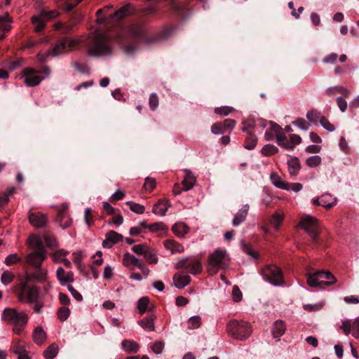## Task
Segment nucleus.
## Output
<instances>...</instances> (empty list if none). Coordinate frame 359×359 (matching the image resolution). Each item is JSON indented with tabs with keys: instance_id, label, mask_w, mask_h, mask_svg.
Listing matches in <instances>:
<instances>
[{
	"instance_id": "f257e3e1",
	"label": "nucleus",
	"mask_w": 359,
	"mask_h": 359,
	"mask_svg": "<svg viewBox=\"0 0 359 359\" xmlns=\"http://www.w3.org/2000/svg\"><path fill=\"white\" fill-rule=\"evenodd\" d=\"M1 320L13 325V332L20 335L24 331L27 322L28 316L25 311H18L14 308H6L4 309Z\"/></svg>"
},
{
	"instance_id": "f03ea898",
	"label": "nucleus",
	"mask_w": 359,
	"mask_h": 359,
	"mask_svg": "<svg viewBox=\"0 0 359 359\" xmlns=\"http://www.w3.org/2000/svg\"><path fill=\"white\" fill-rule=\"evenodd\" d=\"M226 332L233 339L243 341L250 336L252 329L248 322L231 320L226 325Z\"/></svg>"
},
{
	"instance_id": "7ed1b4c3",
	"label": "nucleus",
	"mask_w": 359,
	"mask_h": 359,
	"mask_svg": "<svg viewBox=\"0 0 359 359\" xmlns=\"http://www.w3.org/2000/svg\"><path fill=\"white\" fill-rule=\"evenodd\" d=\"M175 269L181 270L187 274L198 275L203 271L201 259L196 256L186 257L180 259L175 264Z\"/></svg>"
},
{
	"instance_id": "20e7f679",
	"label": "nucleus",
	"mask_w": 359,
	"mask_h": 359,
	"mask_svg": "<svg viewBox=\"0 0 359 359\" xmlns=\"http://www.w3.org/2000/svg\"><path fill=\"white\" fill-rule=\"evenodd\" d=\"M111 53L107 37L100 34L93 39L92 45L88 49V54L92 57H102L109 55Z\"/></svg>"
},
{
	"instance_id": "39448f33",
	"label": "nucleus",
	"mask_w": 359,
	"mask_h": 359,
	"mask_svg": "<svg viewBox=\"0 0 359 359\" xmlns=\"http://www.w3.org/2000/svg\"><path fill=\"white\" fill-rule=\"evenodd\" d=\"M261 274L265 280L273 285L280 286L284 283L283 272L276 265H266L262 269Z\"/></svg>"
},
{
	"instance_id": "423d86ee",
	"label": "nucleus",
	"mask_w": 359,
	"mask_h": 359,
	"mask_svg": "<svg viewBox=\"0 0 359 359\" xmlns=\"http://www.w3.org/2000/svg\"><path fill=\"white\" fill-rule=\"evenodd\" d=\"M298 226L310 236L313 243H318L319 226L317 218L307 215L300 220Z\"/></svg>"
},
{
	"instance_id": "0eeeda50",
	"label": "nucleus",
	"mask_w": 359,
	"mask_h": 359,
	"mask_svg": "<svg viewBox=\"0 0 359 359\" xmlns=\"http://www.w3.org/2000/svg\"><path fill=\"white\" fill-rule=\"evenodd\" d=\"M77 41L68 36L58 40L51 50L53 55L56 56L71 50L76 44Z\"/></svg>"
},
{
	"instance_id": "6e6552de",
	"label": "nucleus",
	"mask_w": 359,
	"mask_h": 359,
	"mask_svg": "<svg viewBox=\"0 0 359 359\" xmlns=\"http://www.w3.org/2000/svg\"><path fill=\"white\" fill-rule=\"evenodd\" d=\"M228 255L226 250L217 249L208 257V264L212 268H225L228 266Z\"/></svg>"
},
{
	"instance_id": "1a4fd4ad",
	"label": "nucleus",
	"mask_w": 359,
	"mask_h": 359,
	"mask_svg": "<svg viewBox=\"0 0 359 359\" xmlns=\"http://www.w3.org/2000/svg\"><path fill=\"white\" fill-rule=\"evenodd\" d=\"M38 72V70L32 67L25 69L22 73V76H25V84L29 87L38 86L45 78L44 76L35 75Z\"/></svg>"
},
{
	"instance_id": "9d476101",
	"label": "nucleus",
	"mask_w": 359,
	"mask_h": 359,
	"mask_svg": "<svg viewBox=\"0 0 359 359\" xmlns=\"http://www.w3.org/2000/svg\"><path fill=\"white\" fill-rule=\"evenodd\" d=\"M67 210V204L63 203L55 219V221L59 223L60 226L63 229L68 228L72 224V218H70Z\"/></svg>"
},
{
	"instance_id": "9b49d317",
	"label": "nucleus",
	"mask_w": 359,
	"mask_h": 359,
	"mask_svg": "<svg viewBox=\"0 0 359 359\" xmlns=\"http://www.w3.org/2000/svg\"><path fill=\"white\" fill-rule=\"evenodd\" d=\"M269 124L271 126L270 130L275 133L277 144L282 148L285 149L287 140L283 128L273 121H270Z\"/></svg>"
},
{
	"instance_id": "f8f14e48",
	"label": "nucleus",
	"mask_w": 359,
	"mask_h": 359,
	"mask_svg": "<svg viewBox=\"0 0 359 359\" xmlns=\"http://www.w3.org/2000/svg\"><path fill=\"white\" fill-rule=\"evenodd\" d=\"M46 251H35L27 255L26 262L35 268H39L46 259Z\"/></svg>"
},
{
	"instance_id": "ddd939ff",
	"label": "nucleus",
	"mask_w": 359,
	"mask_h": 359,
	"mask_svg": "<svg viewBox=\"0 0 359 359\" xmlns=\"http://www.w3.org/2000/svg\"><path fill=\"white\" fill-rule=\"evenodd\" d=\"M123 237L121 234L111 230L108 231L105 235V239L102 241V247L104 248H111L115 244L123 240Z\"/></svg>"
},
{
	"instance_id": "4468645a",
	"label": "nucleus",
	"mask_w": 359,
	"mask_h": 359,
	"mask_svg": "<svg viewBox=\"0 0 359 359\" xmlns=\"http://www.w3.org/2000/svg\"><path fill=\"white\" fill-rule=\"evenodd\" d=\"M47 216L46 215L41 212H32L29 215V223L36 228H43L47 224Z\"/></svg>"
},
{
	"instance_id": "2eb2a0df",
	"label": "nucleus",
	"mask_w": 359,
	"mask_h": 359,
	"mask_svg": "<svg viewBox=\"0 0 359 359\" xmlns=\"http://www.w3.org/2000/svg\"><path fill=\"white\" fill-rule=\"evenodd\" d=\"M172 280L174 285L177 288L183 289L191 283V278L189 274L183 273L182 271L174 274Z\"/></svg>"
},
{
	"instance_id": "dca6fc26",
	"label": "nucleus",
	"mask_w": 359,
	"mask_h": 359,
	"mask_svg": "<svg viewBox=\"0 0 359 359\" xmlns=\"http://www.w3.org/2000/svg\"><path fill=\"white\" fill-rule=\"evenodd\" d=\"M31 280L29 275L27 274L25 278L20 280L17 288V297L20 302H22L25 300V292L28 290V283Z\"/></svg>"
},
{
	"instance_id": "f3484780",
	"label": "nucleus",
	"mask_w": 359,
	"mask_h": 359,
	"mask_svg": "<svg viewBox=\"0 0 359 359\" xmlns=\"http://www.w3.org/2000/svg\"><path fill=\"white\" fill-rule=\"evenodd\" d=\"M56 276L62 285L74 282V273L72 271L66 273L63 268L59 267L56 271Z\"/></svg>"
},
{
	"instance_id": "a211bd4d",
	"label": "nucleus",
	"mask_w": 359,
	"mask_h": 359,
	"mask_svg": "<svg viewBox=\"0 0 359 359\" xmlns=\"http://www.w3.org/2000/svg\"><path fill=\"white\" fill-rule=\"evenodd\" d=\"M319 277L322 283V289L325 286H330L337 283L336 277L330 271H318Z\"/></svg>"
},
{
	"instance_id": "6ab92c4d",
	"label": "nucleus",
	"mask_w": 359,
	"mask_h": 359,
	"mask_svg": "<svg viewBox=\"0 0 359 359\" xmlns=\"http://www.w3.org/2000/svg\"><path fill=\"white\" fill-rule=\"evenodd\" d=\"M170 207V203L168 199H161L153 206L152 212L155 215L164 216Z\"/></svg>"
},
{
	"instance_id": "aec40b11",
	"label": "nucleus",
	"mask_w": 359,
	"mask_h": 359,
	"mask_svg": "<svg viewBox=\"0 0 359 359\" xmlns=\"http://www.w3.org/2000/svg\"><path fill=\"white\" fill-rule=\"evenodd\" d=\"M165 248L170 250L172 254L182 253L184 251V246L173 239H166L163 241Z\"/></svg>"
},
{
	"instance_id": "412c9836",
	"label": "nucleus",
	"mask_w": 359,
	"mask_h": 359,
	"mask_svg": "<svg viewBox=\"0 0 359 359\" xmlns=\"http://www.w3.org/2000/svg\"><path fill=\"white\" fill-rule=\"evenodd\" d=\"M286 330V325L285 323L281 320H276L272 327H271V334L275 339H279L282 335H283Z\"/></svg>"
},
{
	"instance_id": "4be33fe9",
	"label": "nucleus",
	"mask_w": 359,
	"mask_h": 359,
	"mask_svg": "<svg viewBox=\"0 0 359 359\" xmlns=\"http://www.w3.org/2000/svg\"><path fill=\"white\" fill-rule=\"evenodd\" d=\"M196 182V178L190 170H185V176L182 182L183 190L187 191L191 189Z\"/></svg>"
},
{
	"instance_id": "5701e85b",
	"label": "nucleus",
	"mask_w": 359,
	"mask_h": 359,
	"mask_svg": "<svg viewBox=\"0 0 359 359\" xmlns=\"http://www.w3.org/2000/svg\"><path fill=\"white\" fill-rule=\"evenodd\" d=\"M249 211V205H245L240 209L238 212L236 214L234 218L233 219L232 224L233 226H237L243 223L245 219L248 215Z\"/></svg>"
},
{
	"instance_id": "b1692460",
	"label": "nucleus",
	"mask_w": 359,
	"mask_h": 359,
	"mask_svg": "<svg viewBox=\"0 0 359 359\" xmlns=\"http://www.w3.org/2000/svg\"><path fill=\"white\" fill-rule=\"evenodd\" d=\"M39 297V289L37 286L33 285L29 287L25 292V300L28 304L36 302Z\"/></svg>"
},
{
	"instance_id": "393cba45",
	"label": "nucleus",
	"mask_w": 359,
	"mask_h": 359,
	"mask_svg": "<svg viewBox=\"0 0 359 359\" xmlns=\"http://www.w3.org/2000/svg\"><path fill=\"white\" fill-rule=\"evenodd\" d=\"M325 93L328 96H332L339 93L344 97H348L351 95L350 90L342 86L330 87L326 89Z\"/></svg>"
},
{
	"instance_id": "a878e982",
	"label": "nucleus",
	"mask_w": 359,
	"mask_h": 359,
	"mask_svg": "<svg viewBox=\"0 0 359 359\" xmlns=\"http://www.w3.org/2000/svg\"><path fill=\"white\" fill-rule=\"evenodd\" d=\"M306 282L311 287L322 289V283L319 277L318 271L308 273L306 275Z\"/></svg>"
},
{
	"instance_id": "bb28decb",
	"label": "nucleus",
	"mask_w": 359,
	"mask_h": 359,
	"mask_svg": "<svg viewBox=\"0 0 359 359\" xmlns=\"http://www.w3.org/2000/svg\"><path fill=\"white\" fill-rule=\"evenodd\" d=\"M288 172L290 175L295 176L301 169L299 159L297 157L292 156L287 161Z\"/></svg>"
},
{
	"instance_id": "cd10ccee",
	"label": "nucleus",
	"mask_w": 359,
	"mask_h": 359,
	"mask_svg": "<svg viewBox=\"0 0 359 359\" xmlns=\"http://www.w3.org/2000/svg\"><path fill=\"white\" fill-rule=\"evenodd\" d=\"M142 263L143 262L140 259L130 254L129 252H126L123 255V264L126 267H129L130 265H133L137 266L139 269Z\"/></svg>"
},
{
	"instance_id": "c85d7f7f",
	"label": "nucleus",
	"mask_w": 359,
	"mask_h": 359,
	"mask_svg": "<svg viewBox=\"0 0 359 359\" xmlns=\"http://www.w3.org/2000/svg\"><path fill=\"white\" fill-rule=\"evenodd\" d=\"M172 231L177 236L183 238L189 232V227L184 222H178L172 225Z\"/></svg>"
},
{
	"instance_id": "c756f323",
	"label": "nucleus",
	"mask_w": 359,
	"mask_h": 359,
	"mask_svg": "<svg viewBox=\"0 0 359 359\" xmlns=\"http://www.w3.org/2000/svg\"><path fill=\"white\" fill-rule=\"evenodd\" d=\"M32 339L34 342L37 345H42L46 339V334L41 327H37L34 329L32 334Z\"/></svg>"
},
{
	"instance_id": "7c9ffc66",
	"label": "nucleus",
	"mask_w": 359,
	"mask_h": 359,
	"mask_svg": "<svg viewBox=\"0 0 359 359\" xmlns=\"http://www.w3.org/2000/svg\"><path fill=\"white\" fill-rule=\"evenodd\" d=\"M121 346L128 353H137L140 349V345L135 341L124 339L121 342Z\"/></svg>"
},
{
	"instance_id": "2f4dec72",
	"label": "nucleus",
	"mask_w": 359,
	"mask_h": 359,
	"mask_svg": "<svg viewBox=\"0 0 359 359\" xmlns=\"http://www.w3.org/2000/svg\"><path fill=\"white\" fill-rule=\"evenodd\" d=\"M321 206L326 209H330L337 203V198L333 197L331 194H325L321 196Z\"/></svg>"
},
{
	"instance_id": "473e14b6",
	"label": "nucleus",
	"mask_w": 359,
	"mask_h": 359,
	"mask_svg": "<svg viewBox=\"0 0 359 359\" xmlns=\"http://www.w3.org/2000/svg\"><path fill=\"white\" fill-rule=\"evenodd\" d=\"M36 271L32 273L28 274L31 280L34 279L39 282H43L46 280L47 270L45 269L36 268Z\"/></svg>"
},
{
	"instance_id": "72a5a7b5",
	"label": "nucleus",
	"mask_w": 359,
	"mask_h": 359,
	"mask_svg": "<svg viewBox=\"0 0 359 359\" xmlns=\"http://www.w3.org/2000/svg\"><path fill=\"white\" fill-rule=\"evenodd\" d=\"M155 316L145 317L139 321L140 326L148 331H154L155 329L154 325Z\"/></svg>"
},
{
	"instance_id": "f704fd0d",
	"label": "nucleus",
	"mask_w": 359,
	"mask_h": 359,
	"mask_svg": "<svg viewBox=\"0 0 359 359\" xmlns=\"http://www.w3.org/2000/svg\"><path fill=\"white\" fill-rule=\"evenodd\" d=\"M28 242L32 248H35L37 249L36 251H46L45 248L42 244V241L39 236H31L28 239Z\"/></svg>"
},
{
	"instance_id": "c9c22d12",
	"label": "nucleus",
	"mask_w": 359,
	"mask_h": 359,
	"mask_svg": "<svg viewBox=\"0 0 359 359\" xmlns=\"http://www.w3.org/2000/svg\"><path fill=\"white\" fill-rule=\"evenodd\" d=\"M43 17L41 16H33L31 19L32 23L34 25V31L37 33L42 32L45 27V21Z\"/></svg>"
},
{
	"instance_id": "e433bc0d",
	"label": "nucleus",
	"mask_w": 359,
	"mask_h": 359,
	"mask_svg": "<svg viewBox=\"0 0 359 359\" xmlns=\"http://www.w3.org/2000/svg\"><path fill=\"white\" fill-rule=\"evenodd\" d=\"M271 180L272 184L277 188L285 190L287 186V182H285L276 173H272L271 175Z\"/></svg>"
},
{
	"instance_id": "4c0bfd02",
	"label": "nucleus",
	"mask_w": 359,
	"mask_h": 359,
	"mask_svg": "<svg viewBox=\"0 0 359 359\" xmlns=\"http://www.w3.org/2000/svg\"><path fill=\"white\" fill-rule=\"evenodd\" d=\"M58 350V346L53 343L43 351V357L46 359H53L57 355Z\"/></svg>"
},
{
	"instance_id": "58836bf2",
	"label": "nucleus",
	"mask_w": 359,
	"mask_h": 359,
	"mask_svg": "<svg viewBox=\"0 0 359 359\" xmlns=\"http://www.w3.org/2000/svg\"><path fill=\"white\" fill-rule=\"evenodd\" d=\"M257 144V137L255 135L252 133L248 134V137L245 138L244 142V147L248 150H252L255 149Z\"/></svg>"
},
{
	"instance_id": "ea45409f",
	"label": "nucleus",
	"mask_w": 359,
	"mask_h": 359,
	"mask_svg": "<svg viewBox=\"0 0 359 359\" xmlns=\"http://www.w3.org/2000/svg\"><path fill=\"white\" fill-rule=\"evenodd\" d=\"M302 142V138L299 135L292 134L290 136V140L287 141L285 149L293 150L296 145L299 144Z\"/></svg>"
},
{
	"instance_id": "a19ab883",
	"label": "nucleus",
	"mask_w": 359,
	"mask_h": 359,
	"mask_svg": "<svg viewBox=\"0 0 359 359\" xmlns=\"http://www.w3.org/2000/svg\"><path fill=\"white\" fill-rule=\"evenodd\" d=\"M283 215L276 212L271 215L269 223L275 228L276 230H278L283 221Z\"/></svg>"
},
{
	"instance_id": "79ce46f5",
	"label": "nucleus",
	"mask_w": 359,
	"mask_h": 359,
	"mask_svg": "<svg viewBox=\"0 0 359 359\" xmlns=\"http://www.w3.org/2000/svg\"><path fill=\"white\" fill-rule=\"evenodd\" d=\"M321 117H323V116H321V113L315 109L309 110L306 114V118L310 124H316L318 120L320 121Z\"/></svg>"
},
{
	"instance_id": "37998d69",
	"label": "nucleus",
	"mask_w": 359,
	"mask_h": 359,
	"mask_svg": "<svg viewBox=\"0 0 359 359\" xmlns=\"http://www.w3.org/2000/svg\"><path fill=\"white\" fill-rule=\"evenodd\" d=\"M144 259L146 262L149 264H156L158 262V258L155 250L152 249L151 247L147 250L144 256Z\"/></svg>"
},
{
	"instance_id": "c03bdc74",
	"label": "nucleus",
	"mask_w": 359,
	"mask_h": 359,
	"mask_svg": "<svg viewBox=\"0 0 359 359\" xmlns=\"http://www.w3.org/2000/svg\"><path fill=\"white\" fill-rule=\"evenodd\" d=\"M149 304V299L147 297H143L138 300L137 307L140 314L142 315L147 311Z\"/></svg>"
},
{
	"instance_id": "a18cd8bd",
	"label": "nucleus",
	"mask_w": 359,
	"mask_h": 359,
	"mask_svg": "<svg viewBox=\"0 0 359 359\" xmlns=\"http://www.w3.org/2000/svg\"><path fill=\"white\" fill-rule=\"evenodd\" d=\"M278 152V149L273 144H266L261 150V153L264 156H271Z\"/></svg>"
},
{
	"instance_id": "49530a36",
	"label": "nucleus",
	"mask_w": 359,
	"mask_h": 359,
	"mask_svg": "<svg viewBox=\"0 0 359 359\" xmlns=\"http://www.w3.org/2000/svg\"><path fill=\"white\" fill-rule=\"evenodd\" d=\"M12 20L10 15L7 13L0 16V29L4 32H8L11 29V26L6 22H11Z\"/></svg>"
},
{
	"instance_id": "de8ad7c7",
	"label": "nucleus",
	"mask_w": 359,
	"mask_h": 359,
	"mask_svg": "<svg viewBox=\"0 0 359 359\" xmlns=\"http://www.w3.org/2000/svg\"><path fill=\"white\" fill-rule=\"evenodd\" d=\"M126 205L129 206L130 210L138 215H142L144 212L145 208L144 205H140L139 203L133 202V201H127Z\"/></svg>"
},
{
	"instance_id": "09e8293b",
	"label": "nucleus",
	"mask_w": 359,
	"mask_h": 359,
	"mask_svg": "<svg viewBox=\"0 0 359 359\" xmlns=\"http://www.w3.org/2000/svg\"><path fill=\"white\" fill-rule=\"evenodd\" d=\"M14 278V273L8 270H6L2 273L1 276V281L4 285H8L13 281Z\"/></svg>"
},
{
	"instance_id": "8fccbe9b",
	"label": "nucleus",
	"mask_w": 359,
	"mask_h": 359,
	"mask_svg": "<svg viewBox=\"0 0 359 359\" xmlns=\"http://www.w3.org/2000/svg\"><path fill=\"white\" fill-rule=\"evenodd\" d=\"M130 5L124 6L118 9L112 15L113 18L117 20L123 19L129 14Z\"/></svg>"
},
{
	"instance_id": "3c124183",
	"label": "nucleus",
	"mask_w": 359,
	"mask_h": 359,
	"mask_svg": "<svg viewBox=\"0 0 359 359\" xmlns=\"http://www.w3.org/2000/svg\"><path fill=\"white\" fill-rule=\"evenodd\" d=\"M201 325V318L199 316L191 317L188 320V328L189 330L198 329Z\"/></svg>"
},
{
	"instance_id": "603ef678",
	"label": "nucleus",
	"mask_w": 359,
	"mask_h": 359,
	"mask_svg": "<svg viewBox=\"0 0 359 359\" xmlns=\"http://www.w3.org/2000/svg\"><path fill=\"white\" fill-rule=\"evenodd\" d=\"M150 246H149L147 243H142L139 245H135L132 248V250L138 255H144L145 256L147 250L149 249Z\"/></svg>"
},
{
	"instance_id": "864d4df0",
	"label": "nucleus",
	"mask_w": 359,
	"mask_h": 359,
	"mask_svg": "<svg viewBox=\"0 0 359 359\" xmlns=\"http://www.w3.org/2000/svg\"><path fill=\"white\" fill-rule=\"evenodd\" d=\"M243 127L241 128L242 131L249 134L251 133V130H253L256 127V123L254 119H247L242 122Z\"/></svg>"
},
{
	"instance_id": "5fc2aeb1",
	"label": "nucleus",
	"mask_w": 359,
	"mask_h": 359,
	"mask_svg": "<svg viewBox=\"0 0 359 359\" xmlns=\"http://www.w3.org/2000/svg\"><path fill=\"white\" fill-rule=\"evenodd\" d=\"M43 239L46 245L50 248H56L58 245L56 238L53 235L46 233L43 235Z\"/></svg>"
},
{
	"instance_id": "6e6d98bb",
	"label": "nucleus",
	"mask_w": 359,
	"mask_h": 359,
	"mask_svg": "<svg viewBox=\"0 0 359 359\" xmlns=\"http://www.w3.org/2000/svg\"><path fill=\"white\" fill-rule=\"evenodd\" d=\"M294 126L298 127L299 129L303 130H307L309 127L311 126V124L309 122H307L304 118H298L295 119L292 123Z\"/></svg>"
},
{
	"instance_id": "4d7b16f0",
	"label": "nucleus",
	"mask_w": 359,
	"mask_h": 359,
	"mask_svg": "<svg viewBox=\"0 0 359 359\" xmlns=\"http://www.w3.org/2000/svg\"><path fill=\"white\" fill-rule=\"evenodd\" d=\"M69 314L70 310L66 306L60 307L57 312V318L62 322L66 320L69 318Z\"/></svg>"
},
{
	"instance_id": "13d9d810",
	"label": "nucleus",
	"mask_w": 359,
	"mask_h": 359,
	"mask_svg": "<svg viewBox=\"0 0 359 359\" xmlns=\"http://www.w3.org/2000/svg\"><path fill=\"white\" fill-rule=\"evenodd\" d=\"M322 159L320 156H312L306 161V165L310 168H316L321 163Z\"/></svg>"
},
{
	"instance_id": "bf43d9fd",
	"label": "nucleus",
	"mask_w": 359,
	"mask_h": 359,
	"mask_svg": "<svg viewBox=\"0 0 359 359\" xmlns=\"http://www.w3.org/2000/svg\"><path fill=\"white\" fill-rule=\"evenodd\" d=\"M234 111V109L232 107L229 106H223L220 107H216L214 109V111L216 114L222 115V116H228L231 113Z\"/></svg>"
},
{
	"instance_id": "052dcab7",
	"label": "nucleus",
	"mask_w": 359,
	"mask_h": 359,
	"mask_svg": "<svg viewBox=\"0 0 359 359\" xmlns=\"http://www.w3.org/2000/svg\"><path fill=\"white\" fill-rule=\"evenodd\" d=\"M20 262H21V257H19L18 254L14 253L8 255L5 259L4 263L7 266H11L15 264L19 263Z\"/></svg>"
},
{
	"instance_id": "680f3d73",
	"label": "nucleus",
	"mask_w": 359,
	"mask_h": 359,
	"mask_svg": "<svg viewBox=\"0 0 359 359\" xmlns=\"http://www.w3.org/2000/svg\"><path fill=\"white\" fill-rule=\"evenodd\" d=\"M128 33L135 37L140 36L142 34V29L137 25H131L128 27Z\"/></svg>"
},
{
	"instance_id": "e2e57ef3",
	"label": "nucleus",
	"mask_w": 359,
	"mask_h": 359,
	"mask_svg": "<svg viewBox=\"0 0 359 359\" xmlns=\"http://www.w3.org/2000/svg\"><path fill=\"white\" fill-rule=\"evenodd\" d=\"M156 180L153 177H147L145 179V182L144 184V188L146 191L149 192H151L154 188L156 187Z\"/></svg>"
},
{
	"instance_id": "0e129e2a",
	"label": "nucleus",
	"mask_w": 359,
	"mask_h": 359,
	"mask_svg": "<svg viewBox=\"0 0 359 359\" xmlns=\"http://www.w3.org/2000/svg\"><path fill=\"white\" fill-rule=\"evenodd\" d=\"M68 254V252L64 249H60L53 254V259L55 262H61L64 257Z\"/></svg>"
},
{
	"instance_id": "69168bd1",
	"label": "nucleus",
	"mask_w": 359,
	"mask_h": 359,
	"mask_svg": "<svg viewBox=\"0 0 359 359\" xmlns=\"http://www.w3.org/2000/svg\"><path fill=\"white\" fill-rule=\"evenodd\" d=\"M159 103L158 97L156 93H153L149 96V107L152 111L156 110Z\"/></svg>"
},
{
	"instance_id": "338daca9",
	"label": "nucleus",
	"mask_w": 359,
	"mask_h": 359,
	"mask_svg": "<svg viewBox=\"0 0 359 359\" xmlns=\"http://www.w3.org/2000/svg\"><path fill=\"white\" fill-rule=\"evenodd\" d=\"M320 124L325 130L329 132H333L335 130L334 126L331 123L325 116L320 118Z\"/></svg>"
},
{
	"instance_id": "774afa93",
	"label": "nucleus",
	"mask_w": 359,
	"mask_h": 359,
	"mask_svg": "<svg viewBox=\"0 0 359 359\" xmlns=\"http://www.w3.org/2000/svg\"><path fill=\"white\" fill-rule=\"evenodd\" d=\"M225 131L222 122L215 123L211 126V132L215 135L222 134Z\"/></svg>"
}]
</instances>
